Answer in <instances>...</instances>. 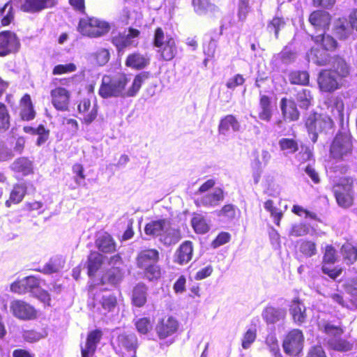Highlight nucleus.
<instances>
[{
	"mask_svg": "<svg viewBox=\"0 0 357 357\" xmlns=\"http://www.w3.org/2000/svg\"><path fill=\"white\" fill-rule=\"evenodd\" d=\"M259 106L260 109L258 114L259 119L266 122L270 121L273 115L271 98L260 92Z\"/></svg>",
	"mask_w": 357,
	"mask_h": 357,
	"instance_id": "c85d7f7f",
	"label": "nucleus"
},
{
	"mask_svg": "<svg viewBox=\"0 0 357 357\" xmlns=\"http://www.w3.org/2000/svg\"><path fill=\"white\" fill-rule=\"evenodd\" d=\"M123 278V272L119 267H112L106 270L102 275L99 284L101 285L109 284L116 287Z\"/></svg>",
	"mask_w": 357,
	"mask_h": 357,
	"instance_id": "a878e982",
	"label": "nucleus"
},
{
	"mask_svg": "<svg viewBox=\"0 0 357 357\" xmlns=\"http://www.w3.org/2000/svg\"><path fill=\"white\" fill-rule=\"evenodd\" d=\"M288 77L291 84L308 86L310 84V75L306 70H293Z\"/></svg>",
	"mask_w": 357,
	"mask_h": 357,
	"instance_id": "79ce46f5",
	"label": "nucleus"
},
{
	"mask_svg": "<svg viewBox=\"0 0 357 357\" xmlns=\"http://www.w3.org/2000/svg\"><path fill=\"white\" fill-rule=\"evenodd\" d=\"M146 287L144 284H137L133 289L132 302L137 307H142L146 302Z\"/></svg>",
	"mask_w": 357,
	"mask_h": 357,
	"instance_id": "58836bf2",
	"label": "nucleus"
},
{
	"mask_svg": "<svg viewBox=\"0 0 357 357\" xmlns=\"http://www.w3.org/2000/svg\"><path fill=\"white\" fill-rule=\"evenodd\" d=\"M309 227L306 224L299 223L291 226L289 235L294 237L306 236L309 234Z\"/></svg>",
	"mask_w": 357,
	"mask_h": 357,
	"instance_id": "052dcab7",
	"label": "nucleus"
},
{
	"mask_svg": "<svg viewBox=\"0 0 357 357\" xmlns=\"http://www.w3.org/2000/svg\"><path fill=\"white\" fill-rule=\"evenodd\" d=\"M111 26L109 22L93 16L79 19L77 31L82 36L89 38H99L109 33Z\"/></svg>",
	"mask_w": 357,
	"mask_h": 357,
	"instance_id": "423d86ee",
	"label": "nucleus"
},
{
	"mask_svg": "<svg viewBox=\"0 0 357 357\" xmlns=\"http://www.w3.org/2000/svg\"><path fill=\"white\" fill-rule=\"evenodd\" d=\"M158 52L162 61H170L174 59L177 54V47L174 38L168 36L162 46L158 47Z\"/></svg>",
	"mask_w": 357,
	"mask_h": 357,
	"instance_id": "cd10ccee",
	"label": "nucleus"
},
{
	"mask_svg": "<svg viewBox=\"0 0 357 357\" xmlns=\"http://www.w3.org/2000/svg\"><path fill=\"white\" fill-rule=\"evenodd\" d=\"M29 186L33 187V185L23 179L18 180V182L15 183L10 190L9 197L5 202V206L10 208L13 205L20 204L26 195Z\"/></svg>",
	"mask_w": 357,
	"mask_h": 357,
	"instance_id": "2eb2a0df",
	"label": "nucleus"
},
{
	"mask_svg": "<svg viewBox=\"0 0 357 357\" xmlns=\"http://www.w3.org/2000/svg\"><path fill=\"white\" fill-rule=\"evenodd\" d=\"M135 326L138 333L146 335L153 328V321L148 317L140 318L135 322Z\"/></svg>",
	"mask_w": 357,
	"mask_h": 357,
	"instance_id": "864d4df0",
	"label": "nucleus"
},
{
	"mask_svg": "<svg viewBox=\"0 0 357 357\" xmlns=\"http://www.w3.org/2000/svg\"><path fill=\"white\" fill-rule=\"evenodd\" d=\"M331 68L324 69L319 74L317 83L321 91L333 93L342 86V79L349 75V66L345 59L335 55L332 57Z\"/></svg>",
	"mask_w": 357,
	"mask_h": 357,
	"instance_id": "f03ea898",
	"label": "nucleus"
},
{
	"mask_svg": "<svg viewBox=\"0 0 357 357\" xmlns=\"http://www.w3.org/2000/svg\"><path fill=\"white\" fill-rule=\"evenodd\" d=\"M245 79L241 74H236L229 78L226 82V86L229 89L234 90L238 86H243L245 84Z\"/></svg>",
	"mask_w": 357,
	"mask_h": 357,
	"instance_id": "e2e57ef3",
	"label": "nucleus"
},
{
	"mask_svg": "<svg viewBox=\"0 0 357 357\" xmlns=\"http://www.w3.org/2000/svg\"><path fill=\"white\" fill-rule=\"evenodd\" d=\"M19 116L21 120L29 121L35 119L36 112L31 98L28 93H25L20 100Z\"/></svg>",
	"mask_w": 357,
	"mask_h": 357,
	"instance_id": "393cba45",
	"label": "nucleus"
},
{
	"mask_svg": "<svg viewBox=\"0 0 357 357\" xmlns=\"http://www.w3.org/2000/svg\"><path fill=\"white\" fill-rule=\"evenodd\" d=\"M353 139L350 133L338 132L329 149L330 157L337 161L348 160L353 153Z\"/></svg>",
	"mask_w": 357,
	"mask_h": 357,
	"instance_id": "20e7f679",
	"label": "nucleus"
},
{
	"mask_svg": "<svg viewBox=\"0 0 357 357\" xmlns=\"http://www.w3.org/2000/svg\"><path fill=\"white\" fill-rule=\"evenodd\" d=\"M323 331L330 336L326 342L329 349L340 352L349 351L353 349V342L341 337L344 333L342 326H334L327 322L324 324Z\"/></svg>",
	"mask_w": 357,
	"mask_h": 357,
	"instance_id": "6e6552de",
	"label": "nucleus"
},
{
	"mask_svg": "<svg viewBox=\"0 0 357 357\" xmlns=\"http://www.w3.org/2000/svg\"><path fill=\"white\" fill-rule=\"evenodd\" d=\"M12 312H36L34 308L22 300H15L10 303Z\"/></svg>",
	"mask_w": 357,
	"mask_h": 357,
	"instance_id": "603ef678",
	"label": "nucleus"
},
{
	"mask_svg": "<svg viewBox=\"0 0 357 357\" xmlns=\"http://www.w3.org/2000/svg\"><path fill=\"white\" fill-rule=\"evenodd\" d=\"M224 198V190L220 188H218L212 193L208 194L202 199V204L208 207L215 206L218 205L220 202L223 201Z\"/></svg>",
	"mask_w": 357,
	"mask_h": 357,
	"instance_id": "c03bdc74",
	"label": "nucleus"
},
{
	"mask_svg": "<svg viewBox=\"0 0 357 357\" xmlns=\"http://www.w3.org/2000/svg\"><path fill=\"white\" fill-rule=\"evenodd\" d=\"M102 337L100 329H95L89 333L84 347H82V357H91L96 352L97 345Z\"/></svg>",
	"mask_w": 357,
	"mask_h": 357,
	"instance_id": "5701e85b",
	"label": "nucleus"
},
{
	"mask_svg": "<svg viewBox=\"0 0 357 357\" xmlns=\"http://www.w3.org/2000/svg\"><path fill=\"white\" fill-rule=\"evenodd\" d=\"M273 200L268 199L264 202V208L271 214V218L274 220V222L277 226L280 225V221L283 217L282 211L274 206Z\"/></svg>",
	"mask_w": 357,
	"mask_h": 357,
	"instance_id": "09e8293b",
	"label": "nucleus"
},
{
	"mask_svg": "<svg viewBox=\"0 0 357 357\" xmlns=\"http://www.w3.org/2000/svg\"><path fill=\"white\" fill-rule=\"evenodd\" d=\"M331 15L328 12L323 10H316L312 11L308 17L309 23L316 31H322L326 32L331 24Z\"/></svg>",
	"mask_w": 357,
	"mask_h": 357,
	"instance_id": "a211bd4d",
	"label": "nucleus"
},
{
	"mask_svg": "<svg viewBox=\"0 0 357 357\" xmlns=\"http://www.w3.org/2000/svg\"><path fill=\"white\" fill-rule=\"evenodd\" d=\"M257 338V330L255 328L248 329L243 335L242 339V347L248 349Z\"/></svg>",
	"mask_w": 357,
	"mask_h": 357,
	"instance_id": "680f3d73",
	"label": "nucleus"
},
{
	"mask_svg": "<svg viewBox=\"0 0 357 357\" xmlns=\"http://www.w3.org/2000/svg\"><path fill=\"white\" fill-rule=\"evenodd\" d=\"M302 109H308L313 104L314 97L310 90L301 89L296 91L294 100Z\"/></svg>",
	"mask_w": 357,
	"mask_h": 357,
	"instance_id": "2f4dec72",
	"label": "nucleus"
},
{
	"mask_svg": "<svg viewBox=\"0 0 357 357\" xmlns=\"http://www.w3.org/2000/svg\"><path fill=\"white\" fill-rule=\"evenodd\" d=\"M100 303L102 309L108 312L114 310L118 305L117 298L114 295L103 296Z\"/></svg>",
	"mask_w": 357,
	"mask_h": 357,
	"instance_id": "4d7b16f0",
	"label": "nucleus"
},
{
	"mask_svg": "<svg viewBox=\"0 0 357 357\" xmlns=\"http://www.w3.org/2000/svg\"><path fill=\"white\" fill-rule=\"evenodd\" d=\"M112 347L121 357H134L138 347L137 337L134 333H120L112 342Z\"/></svg>",
	"mask_w": 357,
	"mask_h": 357,
	"instance_id": "1a4fd4ad",
	"label": "nucleus"
},
{
	"mask_svg": "<svg viewBox=\"0 0 357 357\" xmlns=\"http://www.w3.org/2000/svg\"><path fill=\"white\" fill-rule=\"evenodd\" d=\"M305 126L309 134L312 135L314 143L317 141L319 133L327 132L334 127V122L327 114L310 112L305 119Z\"/></svg>",
	"mask_w": 357,
	"mask_h": 357,
	"instance_id": "0eeeda50",
	"label": "nucleus"
},
{
	"mask_svg": "<svg viewBox=\"0 0 357 357\" xmlns=\"http://www.w3.org/2000/svg\"><path fill=\"white\" fill-rule=\"evenodd\" d=\"M72 171L74 176L75 182L77 185H80L84 183L86 178L84 174V168L82 164L75 163L72 167Z\"/></svg>",
	"mask_w": 357,
	"mask_h": 357,
	"instance_id": "bf43d9fd",
	"label": "nucleus"
},
{
	"mask_svg": "<svg viewBox=\"0 0 357 357\" xmlns=\"http://www.w3.org/2000/svg\"><path fill=\"white\" fill-rule=\"evenodd\" d=\"M310 37L314 44L325 52H335L339 47L337 41L324 31L320 34L312 35Z\"/></svg>",
	"mask_w": 357,
	"mask_h": 357,
	"instance_id": "4be33fe9",
	"label": "nucleus"
},
{
	"mask_svg": "<svg viewBox=\"0 0 357 357\" xmlns=\"http://www.w3.org/2000/svg\"><path fill=\"white\" fill-rule=\"evenodd\" d=\"M1 24L3 26L10 25L15 19V10L11 1L6 3L0 8Z\"/></svg>",
	"mask_w": 357,
	"mask_h": 357,
	"instance_id": "ea45409f",
	"label": "nucleus"
},
{
	"mask_svg": "<svg viewBox=\"0 0 357 357\" xmlns=\"http://www.w3.org/2000/svg\"><path fill=\"white\" fill-rule=\"evenodd\" d=\"M151 77L149 72L144 71L137 74L131 86L126 90L129 78L125 73H121L116 78L103 77L98 94L102 98L111 97H134L139 91L144 82Z\"/></svg>",
	"mask_w": 357,
	"mask_h": 357,
	"instance_id": "f257e3e1",
	"label": "nucleus"
},
{
	"mask_svg": "<svg viewBox=\"0 0 357 357\" xmlns=\"http://www.w3.org/2000/svg\"><path fill=\"white\" fill-rule=\"evenodd\" d=\"M182 238L181 232L178 228H167L164 229L159 238V241L166 246L176 244Z\"/></svg>",
	"mask_w": 357,
	"mask_h": 357,
	"instance_id": "f704fd0d",
	"label": "nucleus"
},
{
	"mask_svg": "<svg viewBox=\"0 0 357 357\" xmlns=\"http://www.w3.org/2000/svg\"><path fill=\"white\" fill-rule=\"evenodd\" d=\"M341 253L344 261L348 265L354 264L357 261V247L350 243H345L341 247Z\"/></svg>",
	"mask_w": 357,
	"mask_h": 357,
	"instance_id": "a19ab883",
	"label": "nucleus"
},
{
	"mask_svg": "<svg viewBox=\"0 0 357 357\" xmlns=\"http://www.w3.org/2000/svg\"><path fill=\"white\" fill-rule=\"evenodd\" d=\"M194 246L191 241H183L176 250L174 255V262L183 266L189 263L193 257Z\"/></svg>",
	"mask_w": 357,
	"mask_h": 357,
	"instance_id": "6ab92c4d",
	"label": "nucleus"
},
{
	"mask_svg": "<svg viewBox=\"0 0 357 357\" xmlns=\"http://www.w3.org/2000/svg\"><path fill=\"white\" fill-rule=\"evenodd\" d=\"M150 63V57L139 51L128 54L125 60V66L135 70H141L147 68Z\"/></svg>",
	"mask_w": 357,
	"mask_h": 357,
	"instance_id": "aec40b11",
	"label": "nucleus"
},
{
	"mask_svg": "<svg viewBox=\"0 0 357 357\" xmlns=\"http://www.w3.org/2000/svg\"><path fill=\"white\" fill-rule=\"evenodd\" d=\"M93 59L97 65L105 66L109 61V51L106 48H101L93 54Z\"/></svg>",
	"mask_w": 357,
	"mask_h": 357,
	"instance_id": "13d9d810",
	"label": "nucleus"
},
{
	"mask_svg": "<svg viewBox=\"0 0 357 357\" xmlns=\"http://www.w3.org/2000/svg\"><path fill=\"white\" fill-rule=\"evenodd\" d=\"M334 33L340 40L347 39L351 34L345 19H337L334 25Z\"/></svg>",
	"mask_w": 357,
	"mask_h": 357,
	"instance_id": "a18cd8bd",
	"label": "nucleus"
},
{
	"mask_svg": "<svg viewBox=\"0 0 357 357\" xmlns=\"http://www.w3.org/2000/svg\"><path fill=\"white\" fill-rule=\"evenodd\" d=\"M79 114L82 115V123L89 125L97 118L98 106L96 98H83L77 105Z\"/></svg>",
	"mask_w": 357,
	"mask_h": 357,
	"instance_id": "ddd939ff",
	"label": "nucleus"
},
{
	"mask_svg": "<svg viewBox=\"0 0 357 357\" xmlns=\"http://www.w3.org/2000/svg\"><path fill=\"white\" fill-rule=\"evenodd\" d=\"M103 264V256L98 252L92 251L87 258V273L89 277L94 276Z\"/></svg>",
	"mask_w": 357,
	"mask_h": 357,
	"instance_id": "72a5a7b5",
	"label": "nucleus"
},
{
	"mask_svg": "<svg viewBox=\"0 0 357 357\" xmlns=\"http://www.w3.org/2000/svg\"><path fill=\"white\" fill-rule=\"evenodd\" d=\"M95 245L100 252L105 254L113 253L116 250V243L107 232H105L96 239Z\"/></svg>",
	"mask_w": 357,
	"mask_h": 357,
	"instance_id": "bb28decb",
	"label": "nucleus"
},
{
	"mask_svg": "<svg viewBox=\"0 0 357 357\" xmlns=\"http://www.w3.org/2000/svg\"><path fill=\"white\" fill-rule=\"evenodd\" d=\"M192 227L197 234H203L208 231L209 226L206 220L202 215H197L191 220Z\"/></svg>",
	"mask_w": 357,
	"mask_h": 357,
	"instance_id": "de8ad7c7",
	"label": "nucleus"
},
{
	"mask_svg": "<svg viewBox=\"0 0 357 357\" xmlns=\"http://www.w3.org/2000/svg\"><path fill=\"white\" fill-rule=\"evenodd\" d=\"M296 252L301 256L308 258L317 254V244L315 242L308 239H300L296 241Z\"/></svg>",
	"mask_w": 357,
	"mask_h": 357,
	"instance_id": "473e14b6",
	"label": "nucleus"
},
{
	"mask_svg": "<svg viewBox=\"0 0 357 357\" xmlns=\"http://www.w3.org/2000/svg\"><path fill=\"white\" fill-rule=\"evenodd\" d=\"M51 102L54 107L61 112L69 109L70 92L63 86H56L50 91Z\"/></svg>",
	"mask_w": 357,
	"mask_h": 357,
	"instance_id": "dca6fc26",
	"label": "nucleus"
},
{
	"mask_svg": "<svg viewBox=\"0 0 357 357\" xmlns=\"http://www.w3.org/2000/svg\"><path fill=\"white\" fill-rule=\"evenodd\" d=\"M230 239L231 234L229 232L222 231L219 233L215 238L211 242V246L213 248H217L229 242Z\"/></svg>",
	"mask_w": 357,
	"mask_h": 357,
	"instance_id": "0e129e2a",
	"label": "nucleus"
},
{
	"mask_svg": "<svg viewBox=\"0 0 357 357\" xmlns=\"http://www.w3.org/2000/svg\"><path fill=\"white\" fill-rule=\"evenodd\" d=\"M306 357H327V356L323 347L317 344L310 348Z\"/></svg>",
	"mask_w": 357,
	"mask_h": 357,
	"instance_id": "774afa93",
	"label": "nucleus"
},
{
	"mask_svg": "<svg viewBox=\"0 0 357 357\" xmlns=\"http://www.w3.org/2000/svg\"><path fill=\"white\" fill-rule=\"evenodd\" d=\"M179 328L178 320L170 314L160 319L155 326V333L159 340H165L176 333Z\"/></svg>",
	"mask_w": 357,
	"mask_h": 357,
	"instance_id": "4468645a",
	"label": "nucleus"
},
{
	"mask_svg": "<svg viewBox=\"0 0 357 357\" xmlns=\"http://www.w3.org/2000/svg\"><path fill=\"white\" fill-rule=\"evenodd\" d=\"M325 104L335 117L338 118L341 121H343L344 104L341 98L331 97L325 101Z\"/></svg>",
	"mask_w": 357,
	"mask_h": 357,
	"instance_id": "c9c22d12",
	"label": "nucleus"
},
{
	"mask_svg": "<svg viewBox=\"0 0 357 357\" xmlns=\"http://www.w3.org/2000/svg\"><path fill=\"white\" fill-rule=\"evenodd\" d=\"M20 40L17 35L11 31H0V56L15 54L20 49Z\"/></svg>",
	"mask_w": 357,
	"mask_h": 357,
	"instance_id": "9b49d317",
	"label": "nucleus"
},
{
	"mask_svg": "<svg viewBox=\"0 0 357 357\" xmlns=\"http://www.w3.org/2000/svg\"><path fill=\"white\" fill-rule=\"evenodd\" d=\"M57 3V0H24L21 10L25 13H36L53 8Z\"/></svg>",
	"mask_w": 357,
	"mask_h": 357,
	"instance_id": "412c9836",
	"label": "nucleus"
},
{
	"mask_svg": "<svg viewBox=\"0 0 357 357\" xmlns=\"http://www.w3.org/2000/svg\"><path fill=\"white\" fill-rule=\"evenodd\" d=\"M43 203L40 201L26 202L22 207V211L26 215H31L35 213L40 214L43 213Z\"/></svg>",
	"mask_w": 357,
	"mask_h": 357,
	"instance_id": "3c124183",
	"label": "nucleus"
},
{
	"mask_svg": "<svg viewBox=\"0 0 357 357\" xmlns=\"http://www.w3.org/2000/svg\"><path fill=\"white\" fill-rule=\"evenodd\" d=\"M40 280L36 276H26L22 280L13 282L10 284V291L18 294L34 292L40 287Z\"/></svg>",
	"mask_w": 357,
	"mask_h": 357,
	"instance_id": "f3484780",
	"label": "nucleus"
},
{
	"mask_svg": "<svg viewBox=\"0 0 357 357\" xmlns=\"http://www.w3.org/2000/svg\"><path fill=\"white\" fill-rule=\"evenodd\" d=\"M128 31V33L127 35L119 32L110 38L111 43L116 47L118 53L123 52L125 49L130 46L136 47L138 45V42L134 43L133 39L139 37L140 31L133 27H129Z\"/></svg>",
	"mask_w": 357,
	"mask_h": 357,
	"instance_id": "f8f14e48",
	"label": "nucleus"
},
{
	"mask_svg": "<svg viewBox=\"0 0 357 357\" xmlns=\"http://www.w3.org/2000/svg\"><path fill=\"white\" fill-rule=\"evenodd\" d=\"M10 126V116L6 105L0 102V131H6Z\"/></svg>",
	"mask_w": 357,
	"mask_h": 357,
	"instance_id": "8fccbe9b",
	"label": "nucleus"
},
{
	"mask_svg": "<svg viewBox=\"0 0 357 357\" xmlns=\"http://www.w3.org/2000/svg\"><path fill=\"white\" fill-rule=\"evenodd\" d=\"M11 169L23 176L33 174V163L28 157H19L11 165Z\"/></svg>",
	"mask_w": 357,
	"mask_h": 357,
	"instance_id": "c756f323",
	"label": "nucleus"
},
{
	"mask_svg": "<svg viewBox=\"0 0 357 357\" xmlns=\"http://www.w3.org/2000/svg\"><path fill=\"white\" fill-rule=\"evenodd\" d=\"M50 132V130L47 129L43 124L39 125V130L36 135H38L36 141L37 146H42L48 140Z\"/></svg>",
	"mask_w": 357,
	"mask_h": 357,
	"instance_id": "69168bd1",
	"label": "nucleus"
},
{
	"mask_svg": "<svg viewBox=\"0 0 357 357\" xmlns=\"http://www.w3.org/2000/svg\"><path fill=\"white\" fill-rule=\"evenodd\" d=\"M305 337L301 330H290L282 340L284 352L289 356H299L303 351Z\"/></svg>",
	"mask_w": 357,
	"mask_h": 357,
	"instance_id": "9d476101",
	"label": "nucleus"
},
{
	"mask_svg": "<svg viewBox=\"0 0 357 357\" xmlns=\"http://www.w3.org/2000/svg\"><path fill=\"white\" fill-rule=\"evenodd\" d=\"M234 132H238L241 129V125L233 114H227L222 117L218 125V132L220 135H225L229 129Z\"/></svg>",
	"mask_w": 357,
	"mask_h": 357,
	"instance_id": "7c9ffc66",
	"label": "nucleus"
},
{
	"mask_svg": "<svg viewBox=\"0 0 357 357\" xmlns=\"http://www.w3.org/2000/svg\"><path fill=\"white\" fill-rule=\"evenodd\" d=\"M250 0H239L238 1V17L241 21H244L249 12Z\"/></svg>",
	"mask_w": 357,
	"mask_h": 357,
	"instance_id": "338daca9",
	"label": "nucleus"
},
{
	"mask_svg": "<svg viewBox=\"0 0 357 357\" xmlns=\"http://www.w3.org/2000/svg\"><path fill=\"white\" fill-rule=\"evenodd\" d=\"M286 24L284 17L275 15L268 22L266 29L269 33H273L275 38L278 39L280 30L286 26Z\"/></svg>",
	"mask_w": 357,
	"mask_h": 357,
	"instance_id": "37998d69",
	"label": "nucleus"
},
{
	"mask_svg": "<svg viewBox=\"0 0 357 357\" xmlns=\"http://www.w3.org/2000/svg\"><path fill=\"white\" fill-rule=\"evenodd\" d=\"M160 254L155 248L145 249L137 253L136 266L143 271L144 277L150 281L157 280L161 277V268L158 262Z\"/></svg>",
	"mask_w": 357,
	"mask_h": 357,
	"instance_id": "7ed1b4c3",
	"label": "nucleus"
},
{
	"mask_svg": "<svg viewBox=\"0 0 357 357\" xmlns=\"http://www.w3.org/2000/svg\"><path fill=\"white\" fill-rule=\"evenodd\" d=\"M337 260V250L332 245H326L323 255L322 265L333 264Z\"/></svg>",
	"mask_w": 357,
	"mask_h": 357,
	"instance_id": "5fc2aeb1",
	"label": "nucleus"
},
{
	"mask_svg": "<svg viewBox=\"0 0 357 357\" xmlns=\"http://www.w3.org/2000/svg\"><path fill=\"white\" fill-rule=\"evenodd\" d=\"M354 178L351 176L341 177L332 186V192L340 207L347 208L351 206L354 202Z\"/></svg>",
	"mask_w": 357,
	"mask_h": 357,
	"instance_id": "39448f33",
	"label": "nucleus"
},
{
	"mask_svg": "<svg viewBox=\"0 0 357 357\" xmlns=\"http://www.w3.org/2000/svg\"><path fill=\"white\" fill-rule=\"evenodd\" d=\"M77 70V66L74 63L56 65L52 69L53 75H61L75 72Z\"/></svg>",
	"mask_w": 357,
	"mask_h": 357,
	"instance_id": "6e6d98bb",
	"label": "nucleus"
},
{
	"mask_svg": "<svg viewBox=\"0 0 357 357\" xmlns=\"http://www.w3.org/2000/svg\"><path fill=\"white\" fill-rule=\"evenodd\" d=\"M280 109L284 120L296 121L299 119L300 112L294 100L288 99L286 97L282 98L280 100Z\"/></svg>",
	"mask_w": 357,
	"mask_h": 357,
	"instance_id": "b1692460",
	"label": "nucleus"
},
{
	"mask_svg": "<svg viewBox=\"0 0 357 357\" xmlns=\"http://www.w3.org/2000/svg\"><path fill=\"white\" fill-rule=\"evenodd\" d=\"M278 144L280 151L291 154L297 152L299 149L298 142L294 138H281Z\"/></svg>",
	"mask_w": 357,
	"mask_h": 357,
	"instance_id": "49530a36",
	"label": "nucleus"
},
{
	"mask_svg": "<svg viewBox=\"0 0 357 357\" xmlns=\"http://www.w3.org/2000/svg\"><path fill=\"white\" fill-rule=\"evenodd\" d=\"M192 6L194 11L198 15H205L208 12H215L217 6L210 0H192Z\"/></svg>",
	"mask_w": 357,
	"mask_h": 357,
	"instance_id": "4c0bfd02",
	"label": "nucleus"
},
{
	"mask_svg": "<svg viewBox=\"0 0 357 357\" xmlns=\"http://www.w3.org/2000/svg\"><path fill=\"white\" fill-rule=\"evenodd\" d=\"M167 222L168 221L166 219L152 220L146 224L144 227V232L148 236L160 237Z\"/></svg>",
	"mask_w": 357,
	"mask_h": 357,
	"instance_id": "e433bc0d",
	"label": "nucleus"
}]
</instances>
